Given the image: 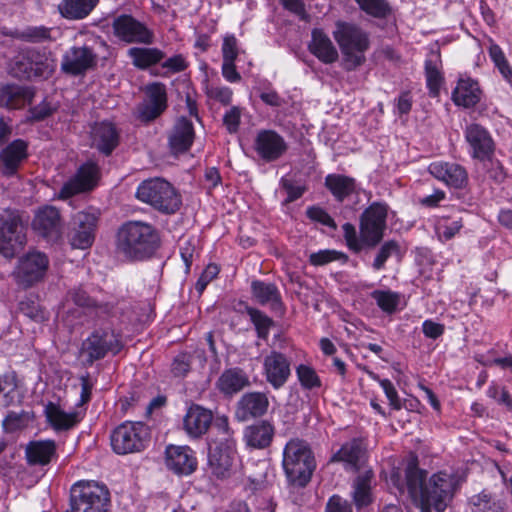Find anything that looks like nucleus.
Segmentation results:
<instances>
[{
	"instance_id": "obj_64",
	"label": "nucleus",
	"mask_w": 512,
	"mask_h": 512,
	"mask_svg": "<svg viewBox=\"0 0 512 512\" xmlns=\"http://www.w3.org/2000/svg\"><path fill=\"white\" fill-rule=\"evenodd\" d=\"M326 512H352V508L347 500L333 495L327 502Z\"/></svg>"
},
{
	"instance_id": "obj_28",
	"label": "nucleus",
	"mask_w": 512,
	"mask_h": 512,
	"mask_svg": "<svg viewBox=\"0 0 512 512\" xmlns=\"http://www.w3.org/2000/svg\"><path fill=\"white\" fill-rule=\"evenodd\" d=\"M308 50L324 64H332L337 61L339 55L329 36L322 29H313Z\"/></svg>"
},
{
	"instance_id": "obj_19",
	"label": "nucleus",
	"mask_w": 512,
	"mask_h": 512,
	"mask_svg": "<svg viewBox=\"0 0 512 512\" xmlns=\"http://www.w3.org/2000/svg\"><path fill=\"white\" fill-rule=\"evenodd\" d=\"M464 134L474 159L485 161L491 158L494 153V141L486 128L471 123L466 126Z\"/></svg>"
},
{
	"instance_id": "obj_36",
	"label": "nucleus",
	"mask_w": 512,
	"mask_h": 512,
	"mask_svg": "<svg viewBox=\"0 0 512 512\" xmlns=\"http://www.w3.org/2000/svg\"><path fill=\"white\" fill-rule=\"evenodd\" d=\"M92 144L105 155H109L118 145V133L113 124L101 122L92 128Z\"/></svg>"
},
{
	"instance_id": "obj_27",
	"label": "nucleus",
	"mask_w": 512,
	"mask_h": 512,
	"mask_svg": "<svg viewBox=\"0 0 512 512\" xmlns=\"http://www.w3.org/2000/svg\"><path fill=\"white\" fill-rule=\"evenodd\" d=\"M366 456V447L361 438H353L344 443L341 448L334 453L329 463L342 462L347 470L358 471Z\"/></svg>"
},
{
	"instance_id": "obj_54",
	"label": "nucleus",
	"mask_w": 512,
	"mask_h": 512,
	"mask_svg": "<svg viewBox=\"0 0 512 512\" xmlns=\"http://www.w3.org/2000/svg\"><path fill=\"white\" fill-rule=\"evenodd\" d=\"M16 386L13 377L0 376V407H9L14 402Z\"/></svg>"
},
{
	"instance_id": "obj_34",
	"label": "nucleus",
	"mask_w": 512,
	"mask_h": 512,
	"mask_svg": "<svg viewBox=\"0 0 512 512\" xmlns=\"http://www.w3.org/2000/svg\"><path fill=\"white\" fill-rule=\"evenodd\" d=\"M67 301H71L76 306L87 310L95 311L96 316H108L112 314L114 305L111 303H98L81 286L70 289L66 296Z\"/></svg>"
},
{
	"instance_id": "obj_60",
	"label": "nucleus",
	"mask_w": 512,
	"mask_h": 512,
	"mask_svg": "<svg viewBox=\"0 0 512 512\" xmlns=\"http://www.w3.org/2000/svg\"><path fill=\"white\" fill-rule=\"evenodd\" d=\"M373 379L378 380L380 383V386L383 388L386 397L388 398L390 405L396 409L399 410L401 408V403L398 398V393L392 384V382L388 379H379V377L373 373L370 374Z\"/></svg>"
},
{
	"instance_id": "obj_57",
	"label": "nucleus",
	"mask_w": 512,
	"mask_h": 512,
	"mask_svg": "<svg viewBox=\"0 0 512 512\" xmlns=\"http://www.w3.org/2000/svg\"><path fill=\"white\" fill-rule=\"evenodd\" d=\"M307 217L315 222H319L322 225L328 226L333 230L337 229V225L332 217L321 207L311 206L306 210Z\"/></svg>"
},
{
	"instance_id": "obj_23",
	"label": "nucleus",
	"mask_w": 512,
	"mask_h": 512,
	"mask_svg": "<svg viewBox=\"0 0 512 512\" xmlns=\"http://www.w3.org/2000/svg\"><path fill=\"white\" fill-rule=\"evenodd\" d=\"M32 227L35 232L46 239H58L62 230L59 210L48 205L38 209L32 221Z\"/></svg>"
},
{
	"instance_id": "obj_16",
	"label": "nucleus",
	"mask_w": 512,
	"mask_h": 512,
	"mask_svg": "<svg viewBox=\"0 0 512 512\" xmlns=\"http://www.w3.org/2000/svg\"><path fill=\"white\" fill-rule=\"evenodd\" d=\"M115 36L127 43L151 44L153 33L131 15H120L112 23Z\"/></svg>"
},
{
	"instance_id": "obj_48",
	"label": "nucleus",
	"mask_w": 512,
	"mask_h": 512,
	"mask_svg": "<svg viewBox=\"0 0 512 512\" xmlns=\"http://www.w3.org/2000/svg\"><path fill=\"white\" fill-rule=\"evenodd\" d=\"M488 52H489L490 58L494 62L495 66L498 68L501 75L507 81H509V82L512 81V68L509 65L501 47L491 40Z\"/></svg>"
},
{
	"instance_id": "obj_14",
	"label": "nucleus",
	"mask_w": 512,
	"mask_h": 512,
	"mask_svg": "<svg viewBox=\"0 0 512 512\" xmlns=\"http://www.w3.org/2000/svg\"><path fill=\"white\" fill-rule=\"evenodd\" d=\"M98 56L93 48L73 46L62 56L61 70L72 76L84 75L87 71L97 66Z\"/></svg>"
},
{
	"instance_id": "obj_25",
	"label": "nucleus",
	"mask_w": 512,
	"mask_h": 512,
	"mask_svg": "<svg viewBox=\"0 0 512 512\" xmlns=\"http://www.w3.org/2000/svg\"><path fill=\"white\" fill-rule=\"evenodd\" d=\"M212 420L211 410L193 404L187 409L183 418V428L189 437L198 439L207 433Z\"/></svg>"
},
{
	"instance_id": "obj_2",
	"label": "nucleus",
	"mask_w": 512,
	"mask_h": 512,
	"mask_svg": "<svg viewBox=\"0 0 512 512\" xmlns=\"http://www.w3.org/2000/svg\"><path fill=\"white\" fill-rule=\"evenodd\" d=\"M160 246V235L152 225L141 221L123 224L117 235V248L126 258L143 260Z\"/></svg>"
},
{
	"instance_id": "obj_49",
	"label": "nucleus",
	"mask_w": 512,
	"mask_h": 512,
	"mask_svg": "<svg viewBox=\"0 0 512 512\" xmlns=\"http://www.w3.org/2000/svg\"><path fill=\"white\" fill-rule=\"evenodd\" d=\"M247 313L255 326L257 336L263 340L268 338L269 330L273 325V320L262 311L248 307Z\"/></svg>"
},
{
	"instance_id": "obj_1",
	"label": "nucleus",
	"mask_w": 512,
	"mask_h": 512,
	"mask_svg": "<svg viewBox=\"0 0 512 512\" xmlns=\"http://www.w3.org/2000/svg\"><path fill=\"white\" fill-rule=\"evenodd\" d=\"M426 476V471L419 469L417 464L411 461L405 468L404 480L401 479L399 472H393L390 481L400 493L407 490L421 512H431V509L444 512L460 486V479L457 475L447 472L435 473L428 481Z\"/></svg>"
},
{
	"instance_id": "obj_43",
	"label": "nucleus",
	"mask_w": 512,
	"mask_h": 512,
	"mask_svg": "<svg viewBox=\"0 0 512 512\" xmlns=\"http://www.w3.org/2000/svg\"><path fill=\"white\" fill-rule=\"evenodd\" d=\"M134 66L146 69L156 65L165 58V53L158 48L132 47L128 50Z\"/></svg>"
},
{
	"instance_id": "obj_42",
	"label": "nucleus",
	"mask_w": 512,
	"mask_h": 512,
	"mask_svg": "<svg viewBox=\"0 0 512 512\" xmlns=\"http://www.w3.org/2000/svg\"><path fill=\"white\" fill-rule=\"evenodd\" d=\"M468 505L471 512H503L504 502L487 490L469 498Z\"/></svg>"
},
{
	"instance_id": "obj_22",
	"label": "nucleus",
	"mask_w": 512,
	"mask_h": 512,
	"mask_svg": "<svg viewBox=\"0 0 512 512\" xmlns=\"http://www.w3.org/2000/svg\"><path fill=\"white\" fill-rule=\"evenodd\" d=\"M290 365V359L285 354L275 350L271 351L263 361L267 382L275 389L281 388L291 374Z\"/></svg>"
},
{
	"instance_id": "obj_13",
	"label": "nucleus",
	"mask_w": 512,
	"mask_h": 512,
	"mask_svg": "<svg viewBox=\"0 0 512 512\" xmlns=\"http://www.w3.org/2000/svg\"><path fill=\"white\" fill-rule=\"evenodd\" d=\"M99 178L100 169L98 165L93 162H86L63 184L58 197L65 200L77 194L90 192L97 186Z\"/></svg>"
},
{
	"instance_id": "obj_61",
	"label": "nucleus",
	"mask_w": 512,
	"mask_h": 512,
	"mask_svg": "<svg viewBox=\"0 0 512 512\" xmlns=\"http://www.w3.org/2000/svg\"><path fill=\"white\" fill-rule=\"evenodd\" d=\"M341 256H343V254L335 250H320L316 253H312L309 257V261L314 266H322L339 259Z\"/></svg>"
},
{
	"instance_id": "obj_52",
	"label": "nucleus",
	"mask_w": 512,
	"mask_h": 512,
	"mask_svg": "<svg viewBox=\"0 0 512 512\" xmlns=\"http://www.w3.org/2000/svg\"><path fill=\"white\" fill-rule=\"evenodd\" d=\"M30 421L29 413L26 411H11L4 418L2 424L6 432H15L25 428Z\"/></svg>"
},
{
	"instance_id": "obj_35",
	"label": "nucleus",
	"mask_w": 512,
	"mask_h": 512,
	"mask_svg": "<svg viewBox=\"0 0 512 512\" xmlns=\"http://www.w3.org/2000/svg\"><path fill=\"white\" fill-rule=\"evenodd\" d=\"M374 473L371 469L361 472L352 483V500L358 509L367 507L373 502L372 483Z\"/></svg>"
},
{
	"instance_id": "obj_3",
	"label": "nucleus",
	"mask_w": 512,
	"mask_h": 512,
	"mask_svg": "<svg viewBox=\"0 0 512 512\" xmlns=\"http://www.w3.org/2000/svg\"><path fill=\"white\" fill-rule=\"evenodd\" d=\"M282 466L291 485L305 487L316 469L315 457L308 443L298 438L289 440L283 450Z\"/></svg>"
},
{
	"instance_id": "obj_37",
	"label": "nucleus",
	"mask_w": 512,
	"mask_h": 512,
	"mask_svg": "<svg viewBox=\"0 0 512 512\" xmlns=\"http://www.w3.org/2000/svg\"><path fill=\"white\" fill-rule=\"evenodd\" d=\"M481 90L476 81L460 79L452 92V100L457 106L470 108L480 101Z\"/></svg>"
},
{
	"instance_id": "obj_4",
	"label": "nucleus",
	"mask_w": 512,
	"mask_h": 512,
	"mask_svg": "<svg viewBox=\"0 0 512 512\" xmlns=\"http://www.w3.org/2000/svg\"><path fill=\"white\" fill-rule=\"evenodd\" d=\"M333 37L343 55V66L353 71L366 61L365 52L370 47L369 35L353 23L338 21Z\"/></svg>"
},
{
	"instance_id": "obj_29",
	"label": "nucleus",
	"mask_w": 512,
	"mask_h": 512,
	"mask_svg": "<svg viewBox=\"0 0 512 512\" xmlns=\"http://www.w3.org/2000/svg\"><path fill=\"white\" fill-rule=\"evenodd\" d=\"M274 435L273 424L267 420H260L245 428L244 441L253 449H265L271 445Z\"/></svg>"
},
{
	"instance_id": "obj_26",
	"label": "nucleus",
	"mask_w": 512,
	"mask_h": 512,
	"mask_svg": "<svg viewBox=\"0 0 512 512\" xmlns=\"http://www.w3.org/2000/svg\"><path fill=\"white\" fill-rule=\"evenodd\" d=\"M428 170L436 179L456 189L465 187L468 182L465 168L457 163L437 161L431 163Z\"/></svg>"
},
{
	"instance_id": "obj_31",
	"label": "nucleus",
	"mask_w": 512,
	"mask_h": 512,
	"mask_svg": "<svg viewBox=\"0 0 512 512\" xmlns=\"http://www.w3.org/2000/svg\"><path fill=\"white\" fill-rule=\"evenodd\" d=\"M48 423L55 431H67L75 427L82 419L78 411L66 412L58 404L48 402L44 409Z\"/></svg>"
},
{
	"instance_id": "obj_9",
	"label": "nucleus",
	"mask_w": 512,
	"mask_h": 512,
	"mask_svg": "<svg viewBox=\"0 0 512 512\" xmlns=\"http://www.w3.org/2000/svg\"><path fill=\"white\" fill-rule=\"evenodd\" d=\"M123 346L121 335L114 329L99 328L83 341L81 353L89 364H93L95 361L103 359L108 353L118 354Z\"/></svg>"
},
{
	"instance_id": "obj_5",
	"label": "nucleus",
	"mask_w": 512,
	"mask_h": 512,
	"mask_svg": "<svg viewBox=\"0 0 512 512\" xmlns=\"http://www.w3.org/2000/svg\"><path fill=\"white\" fill-rule=\"evenodd\" d=\"M110 492L106 485L81 480L70 488V512H110Z\"/></svg>"
},
{
	"instance_id": "obj_53",
	"label": "nucleus",
	"mask_w": 512,
	"mask_h": 512,
	"mask_svg": "<svg viewBox=\"0 0 512 512\" xmlns=\"http://www.w3.org/2000/svg\"><path fill=\"white\" fill-rule=\"evenodd\" d=\"M296 374L300 384L305 389H314L321 386V381L316 371L308 365L300 364L296 368Z\"/></svg>"
},
{
	"instance_id": "obj_50",
	"label": "nucleus",
	"mask_w": 512,
	"mask_h": 512,
	"mask_svg": "<svg viewBox=\"0 0 512 512\" xmlns=\"http://www.w3.org/2000/svg\"><path fill=\"white\" fill-rule=\"evenodd\" d=\"M52 29L44 26H31L24 29L19 38L26 42L42 43L45 41H54L55 38L51 36Z\"/></svg>"
},
{
	"instance_id": "obj_44",
	"label": "nucleus",
	"mask_w": 512,
	"mask_h": 512,
	"mask_svg": "<svg viewBox=\"0 0 512 512\" xmlns=\"http://www.w3.org/2000/svg\"><path fill=\"white\" fill-rule=\"evenodd\" d=\"M440 63V55L437 53H431L430 57L425 61L427 87L432 97L439 95L440 87L443 83V77L439 70Z\"/></svg>"
},
{
	"instance_id": "obj_18",
	"label": "nucleus",
	"mask_w": 512,
	"mask_h": 512,
	"mask_svg": "<svg viewBox=\"0 0 512 512\" xmlns=\"http://www.w3.org/2000/svg\"><path fill=\"white\" fill-rule=\"evenodd\" d=\"M235 460L236 449L233 440L225 438V442H220L215 447L210 448L208 464L217 478L229 477Z\"/></svg>"
},
{
	"instance_id": "obj_41",
	"label": "nucleus",
	"mask_w": 512,
	"mask_h": 512,
	"mask_svg": "<svg viewBox=\"0 0 512 512\" xmlns=\"http://www.w3.org/2000/svg\"><path fill=\"white\" fill-rule=\"evenodd\" d=\"M325 186L340 202L349 197L356 190L355 180L340 174H329L326 176Z\"/></svg>"
},
{
	"instance_id": "obj_21",
	"label": "nucleus",
	"mask_w": 512,
	"mask_h": 512,
	"mask_svg": "<svg viewBox=\"0 0 512 512\" xmlns=\"http://www.w3.org/2000/svg\"><path fill=\"white\" fill-rule=\"evenodd\" d=\"M146 100L139 105V117L143 121H152L167 108L165 85L160 82L149 84L145 88Z\"/></svg>"
},
{
	"instance_id": "obj_20",
	"label": "nucleus",
	"mask_w": 512,
	"mask_h": 512,
	"mask_svg": "<svg viewBox=\"0 0 512 512\" xmlns=\"http://www.w3.org/2000/svg\"><path fill=\"white\" fill-rule=\"evenodd\" d=\"M28 158V143L15 139L0 151V176L13 177Z\"/></svg>"
},
{
	"instance_id": "obj_38",
	"label": "nucleus",
	"mask_w": 512,
	"mask_h": 512,
	"mask_svg": "<svg viewBox=\"0 0 512 512\" xmlns=\"http://www.w3.org/2000/svg\"><path fill=\"white\" fill-rule=\"evenodd\" d=\"M56 454V444L53 440L31 441L25 449L26 460L30 465H47Z\"/></svg>"
},
{
	"instance_id": "obj_45",
	"label": "nucleus",
	"mask_w": 512,
	"mask_h": 512,
	"mask_svg": "<svg viewBox=\"0 0 512 512\" xmlns=\"http://www.w3.org/2000/svg\"><path fill=\"white\" fill-rule=\"evenodd\" d=\"M98 0H64L60 11L65 18L83 19L96 6Z\"/></svg>"
},
{
	"instance_id": "obj_59",
	"label": "nucleus",
	"mask_w": 512,
	"mask_h": 512,
	"mask_svg": "<svg viewBox=\"0 0 512 512\" xmlns=\"http://www.w3.org/2000/svg\"><path fill=\"white\" fill-rule=\"evenodd\" d=\"M20 312L28 318L40 322L45 319L44 312L40 306L33 300H23L19 303Z\"/></svg>"
},
{
	"instance_id": "obj_56",
	"label": "nucleus",
	"mask_w": 512,
	"mask_h": 512,
	"mask_svg": "<svg viewBox=\"0 0 512 512\" xmlns=\"http://www.w3.org/2000/svg\"><path fill=\"white\" fill-rule=\"evenodd\" d=\"M398 249H399V246H398V243L396 241L390 240V241L385 242L381 246V248H380V250H379V252H378V254H377V256H376V258H375V260L373 262V268L375 270L382 269L384 267L385 262L387 261V259L393 253L397 252Z\"/></svg>"
},
{
	"instance_id": "obj_32",
	"label": "nucleus",
	"mask_w": 512,
	"mask_h": 512,
	"mask_svg": "<svg viewBox=\"0 0 512 512\" xmlns=\"http://www.w3.org/2000/svg\"><path fill=\"white\" fill-rule=\"evenodd\" d=\"M268 406L269 401L265 394L260 392L247 393L239 400L236 415L240 420L260 417L266 413Z\"/></svg>"
},
{
	"instance_id": "obj_6",
	"label": "nucleus",
	"mask_w": 512,
	"mask_h": 512,
	"mask_svg": "<svg viewBox=\"0 0 512 512\" xmlns=\"http://www.w3.org/2000/svg\"><path fill=\"white\" fill-rule=\"evenodd\" d=\"M136 197L165 214L175 213L182 205L181 195L172 184L162 178L143 181L137 188Z\"/></svg>"
},
{
	"instance_id": "obj_11",
	"label": "nucleus",
	"mask_w": 512,
	"mask_h": 512,
	"mask_svg": "<svg viewBox=\"0 0 512 512\" xmlns=\"http://www.w3.org/2000/svg\"><path fill=\"white\" fill-rule=\"evenodd\" d=\"M389 207L383 202H373L361 214L360 237L363 243L374 247L382 240L386 229Z\"/></svg>"
},
{
	"instance_id": "obj_40",
	"label": "nucleus",
	"mask_w": 512,
	"mask_h": 512,
	"mask_svg": "<svg viewBox=\"0 0 512 512\" xmlns=\"http://www.w3.org/2000/svg\"><path fill=\"white\" fill-rule=\"evenodd\" d=\"M248 384V377L243 370L240 368H231L221 374L216 385L222 393L232 395L242 390Z\"/></svg>"
},
{
	"instance_id": "obj_30",
	"label": "nucleus",
	"mask_w": 512,
	"mask_h": 512,
	"mask_svg": "<svg viewBox=\"0 0 512 512\" xmlns=\"http://www.w3.org/2000/svg\"><path fill=\"white\" fill-rule=\"evenodd\" d=\"M194 128L191 121L180 117L173 126L169 135V146L173 154L186 152L194 140Z\"/></svg>"
},
{
	"instance_id": "obj_12",
	"label": "nucleus",
	"mask_w": 512,
	"mask_h": 512,
	"mask_svg": "<svg viewBox=\"0 0 512 512\" xmlns=\"http://www.w3.org/2000/svg\"><path fill=\"white\" fill-rule=\"evenodd\" d=\"M12 69L19 78H48L55 70V61L46 53L32 49L18 56Z\"/></svg>"
},
{
	"instance_id": "obj_7",
	"label": "nucleus",
	"mask_w": 512,
	"mask_h": 512,
	"mask_svg": "<svg viewBox=\"0 0 512 512\" xmlns=\"http://www.w3.org/2000/svg\"><path fill=\"white\" fill-rule=\"evenodd\" d=\"M26 226L17 210L0 213V254L13 258L26 244Z\"/></svg>"
},
{
	"instance_id": "obj_33",
	"label": "nucleus",
	"mask_w": 512,
	"mask_h": 512,
	"mask_svg": "<svg viewBox=\"0 0 512 512\" xmlns=\"http://www.w3.org/2000/svg\"><path fill=\"white\" fill-rule=\"evenodd\" d=\"M35 95L31 87L6 85L0 90V106L8 109H20L31 103Z\"/></svg>"
},
{
	"instance_id": "obj_10",
	"label": "nucleus",
	"mask_w": 512,
	"mask_h": 512,
	"mask_svg": "<svg viewBox=\"0 0 512 512\" xmlns=\"http://www.w3.org/2000/svg\"><path fill=\"white\" fill-rule=\"evenodd\" d=\"M49 267V259L43 252L32 250L19 258L13 271L16 284L22 288H30L42 281Z\"/></svg>"
},
{
	"instance_id": "obj_58",
	"label": "nucleus",
	"mask_w": 512,
	"mask_h": 512,
	"mask_svg": "<svg viewBox=\"0 0 512 512\" xmlns=\"http://www.w3.org/2000/svg\"><path fill=\"white\" fill-rule=\"evenodd\" d=\"M223 62H235L238 57V41L234 35H226L222 43Z\"/></svg>"
},
{
	"instance_id": "obj_47",
	"label": "nucleus",
	"mask_w": 512,
	"mask_h": 512,
	"mask_svg": "<svg viewBox=\"0 0 512 512\" xmlns=\"http://www.w3.org/2000/svg\"><path fill=\"white\" fill-rule=\"evenodd\" d=\"M360 9L375 18H386L392 12L386 0H355Z\"/></svg>"
},
{
	"instance_id": "obj_8",
	"label": "nucleus",
	"mask_w": 512,
	"mask_h": 512,
	"mask_svg": "<svg viewBox=\"0 0 512 512\" xmlns=\"http://www.w3.org/2000/svg\"><path fill=\"white\" fill-rule=\"evenodd\" d=\"M149 428L142 422H124L117 426L111 436L113 451L119 455L142 451L149 441Z\"/></svg>"
},
{
	"instance_id": "obj_24",
	"label": "nucleus",
	"mask_w": 512,
	"mask_h": 512,
	"mask_svg": "<svg viewBox=\"0 0 512 512\" xmlns=\"http://www.w3.org/2000/svg\"><path fill=\"white\" fill-rule=\"evenodd\" d=\"M165 463L176 474H191L197 467V460L188 446L169 445L165 450Z\"/></svg>"
},
{
	"instance_id": "obj_62",
	"label": "nucleus",
	"mask_w": 512,
	"mask_h": 512,
	"mask_svg": "<svg viewBox=\"0 0 512 512\" xmlns=\"http://www.w3.org/2000/svg\"><path fill=\"white\" fill-rule=\"evenodd\" d=\"M190 356L186 353L177 355L172 363L171 371L176 377H182L190 370Z\"/></svg>"
},
{
	"instance_id": "obj_17",
	"label": "nucleus",
	"mask_w": 512,
	"mask_h": 512,
	"mask_svg": "<svg viewBox=\"0 0 512 512\" xmlns=\"http://www.w3.org/2000/svg\"><path fill=\"white\" fill-rule=\"evenodd\" d=\"M253 148L260 159L269 163L277 161L286 154L288 143L276 131L263 129L258 131Z\"/></svg>"
},
{
	"instance_id": "obj_46",
	"label": "nucleus",
	"mask_w": 512,
	"mask_h": 512,
	"mask_svg": "<svg viewBox=\"0 0 512 512\" xmlns=\"http://www.w3.org/2000/svg\"><path fill=\"white\" fill-rule=\"evenodd\" d=\"M269 464L266 460L252 462L245 470L246 477L253 490H259L268 483Z\"/></svg>"
},
{
	"instance_id": "obj_39",
	"label": "nucleus",
	"mask_w": 512,
	"mask_h": 512,
	"mask_svg": "<svg viewBox=\"0 0 512 512\" xmlns=\"http://www.w3.org/2000/svg\"><path fill=\"white\" fill-rule=\"evenodd\" d=\"M251 293L255 301L261 305H269L272 309L282 307L281 294L273 283L254 280L251 283Z\"/></svg>"
},
{
	"instance_id": "obj_55",
	"label": "nucleus",
	"mask_w": 512,
	"mask_h": 512,
	"mask_svg": "<svg viewBox=\"0 0 512 512\" xmlns=\"http://www.w3.org/2000/svg\"><path fill=\"white\" fill-rule=\"evenodd\" d=\"M205 93L208 98L220 102L223 105H229L232 100L233 92L229 87H221L214 85H207Z\"/></svg>"
},
{
	"instance_id": "obj_63",
	"label": "nucleus",
	"mask_w": 512,
	"mask_h": 512,
	"mask_svg": "<svg viewBox=\"0 0 512 512\" xmlns=\"http://www.w3.org/2000/svg\"><path fill=\"white\" fill-rule=\"evenodd\" d=\"M55 110L56 108L52 106L49 102L43 101L40 104L30 108L29 118L33 121H41L52 115Z\"/></svg>"
},
{
	"instance_id": "obj_15",
	"label": "nucleus",
	"mask_w": 512,
	"mask_h": 512,
	"mask_svg": "<svg viewBox=\"0 0 512 512\" xmlns=\"http://www.w3.org/2000/svg\"><path fill=\"white\" fill-rule=\"evenodd\" d=\"M97 216L94 213L81 211L72 219L69 232V243L75 249H87L92 246L97 227Z\"/></svg>"
},
{
	"instance_id": "obj_51",
	"label": "nucleus",
	"mask_w": 512,
	"mask_h": 512,
	"mask_svg": "<svg viewBox=\"0 0 512 512\" xmlns=\"http://www.w3.org/2000/svg\"><path fill=\"white\" fill-rule=\"evenodd\" d=\"M371 296L377 305L387 313L394 312L399 304V295L391 291L376 290L372 292Z\"/></svg>"
}]
</instances>
